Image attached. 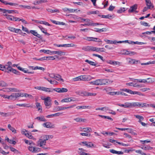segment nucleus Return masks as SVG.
Masks as SVG:
<instances>
[{
	"mask_svg": "<svg viewBox=\"0 0 155 155\" xmlns=\"http://www.w3.org/2000/svg\"><path fill=\"white\" fill-rule=\"evenodd\" d=\"M45 139L48 140V139H51L53 137L52 135H45L43 137Z\"/></svg>",
	"mask_w": 155,
	"mask_h": 155,
	"instance_id": "obj_44",
	"label": "nucleus"
},
{
	"mask_svg": "<svg viewBox=\"0 0 155 155\" xmlns=\"http://www.w3.org/2000/svg\"><path fill=\"white\" fill-rule=\"evenodd\" d=\"M34 21L35 22L37 23H39L40 24H44L45 25H48L49 26H51V25L50 24H49L48 22H47L45 21H40L39 20H34Z\"/></svg>",
	"mask_w": 155,
	"mask_h": 155,
	"instance_id": "obj_20",
	"label": "nucleus"
},
{
	"mask_svg": "<svg viewBox=\"0 0 155 155\" xmlns=\"http://www.w3.org/2000/svg\"><path fill=\"white\" fill-rule=\"evenodd\" d=\"M96 47L93 46H90V51H95Z\"/></svg>",
	"mask_w": 155,
	"mask_h": 155,
	"instance_id": "obj_64",
	"label": "nucleus"
},
{
	"mask_svg": "<svg viewBox=\"0 0 155 155\" xmlns=\"http://www.w3.org/2000/svg\"><path fill=\"white\" fill-rule=\"evenodd\" d=\"M95 83V85H101V79H96L94 81Z\"/></svg>",
	"mask_w": 155,
	"mask_h": 155,
	"instance_id": "obj_50",
	"label": "nucleus"
},
{
	"mask_svg": "<svg viewBox=\"0 0 155 155\" xmlns=\"http://www.w3.org/2000/svg\"><path fill=\"white\" fill-rule=\"evenodd\" d=\"M42 99L44 101V104L47 108H49L52 105L50 97H48L46 98Z\"/></svg>",
	"mask_w": 155,
	"mask_h": 155,
	"instance_id": "obj_5",
	"label": "nucleus"
},
{
	"mask_svg": "<svg viewBox=\"0 0 155 155\" xmlns=\"http://www.w3.org/2000/svg\"><path fill=\"white\" fill-rule=\"evenodd\" d=\"M38 27H39L42 32L45 34V35H47L48 36L50 35V34L46 32V30L41 25H39L38 26Z\"/></svg>",
	"mask_w": 155,
	"mask_h": 155,
	"instance_id": "obj_21",
	"label": "nucleus"
},
{
	"mask_svg": "<svg viewBox=\"0 0 155 155\" xmlns=\"http://www.w3.org/2000/svg\"><path fill=\"white\" fill-rule=\"evenodd\" d=\"M85 94H84L86 96H95L96 94V93H92L89 92H85Z\"/></svg>",
	"mask_w": 155,
	"mask_h": 155,
	"instance_id": "obj_57",
	"label": "nucleus"
},
{
	"mask_svg": "<svg viewBox=\"0 0 155 155\" xmlns=\"http://www.w3.org/2000/svg\"><path fill=\"white\" fill-rule=\"evenodd\" d=\"M29 32L31 33L35 36L38 37L39 38L41 37V35L40 34L38 33L37 32L35 31V30H31Z\"/></svg>",
	"mask_w": 155,
	"mask_h": 155,
	"instance_id": "obj_25",
	"label": "nucleus"
},
{
	"mask_svg": "<svg viewBox=\"0 0 155 155\" xmlns=\"http://www.w3.org/2000/svg\"><path fill=\"white\" fill-rule=\"evenodd\" d=\"M101 17L102 18H110L112 17V16L110 15H101Z\"/></svg>",
	"mask_w": 155,
	"mask_h": 155,
	"instance_id": "obj_56",
	"label": "nucleus"
},
{
	"mask_svg": "<svg viewBox=\"0 0 155 155\" xmlns=\"http://www.w3.org/2000/svg\"><path fill=\"white\" fill-rule=\"evenodd\" d=\"M80 131L84 132H92V129L90 127H86L84 128H81Z\"/></svg>",
	"mask_w": 155,
	"mask_h": 155,
	"instance_id": "obj_19",
	"label": "nucleus"
},
{
	"mask_svg": "<svg viewBox=\"0 0 155 155\" xmlns=\"http://www.w3.org/2000/svg\"><path fill=\"white\" fill-rule=\"evenodd\" d=\"M8 128L10 130L12 131V132L15 134L16 133V130L15 128L12 126L10 124H9L8 125Z\"/></svg>",
	"mask_w": 155,
	"mask_h": 155,
	"instance_id": "obj_30",
	"label": "nucleus"
},
{
	"mask_svg": "<svg viewBox=\"0 0 155 155\" xmlns=\"http://www.w3.org/2000/svg\"><path fill=\"white\" fill-rule=\"evenodd\" d=\"M21 134L23 135H24L25 136L28 135V131L26 130L23 129L21 130Z\"/></svg>",
	"mask_w": 155,
	"mask_h": 155,
	"instance_id": "obj_52",
	"label": "nucleus"
},
{
	"mask_svg": "<svg viewBox=\"0 0 155 155\" xmlns=\"http://www.w3.org/2000/svg\"><path fill=\"white\" fill-rule=\"evenodd\" d=\"M149 105L148 104L145 103H142L140 102H134V107L138 106L139 107H147Z\"/></svg>",
	"mask_w": 155,
	"mask_h": 155,
	"instance_id": "obj_12",
	"label": "nucleus"
},
{
	"mask_svg": "<svg viewBox=\"0 0 155 155\" xmlns=\"http://www.w3.org/2000/svg\"><path fill=\"white\" fill-rule=\"evenodd\" d=\"M7 84L6 82L2 80L0 81V87H6Z\"/></svg>",
	"mask_w": 155,
	"mask_h": 155,
	"instance_id": "obj_39",
	"label": "nucleus"
},
{
	"mask_svg": "<svg viewBox=\"0 0 155 155\" xmlns=\"http://www.w3.org/2000/svg\"><path fill=\"white\" fill-rule=\"evenodd\" d=\"M120 91H124V92H127L128 93H129L130 94H131L132 92V91H131V90L126 89V88H124L122 89H120Z\"/></svg>",
	"mask_w": 155,
	"mask_h": 155,
	"instance_id": "obj_42",
	"label": "nucleus"
},
{
	"mask_svg": "<svg viewBox=\"0 0 155 155\" xmlns=\"http://www.w3.org/2000/svg\"><path fill=\"white\" fill-rule=\"evenodd\" d=\"M47 2V1L46 0H38L36 1H34L33 4L35 5H37L46 2Z\"/></svg>",
	"mask_w": 155,
	"mask_h": 155,
	"instance_id": "obj_27",
	"label": "nucleus"
},
{
	"mask_svg": "<svg viewBox=\"0 0 155 155\" xmlns=\"http://www.w3.org/2000/svg\"><path fill=\"white\" fill-rule=\"evenodd\" d=\"M47 140L45 139L43 137L42 139H39V146L41 147L42 149L44 150L50 149L49 147H45Z\"/></svg>",
	"mask_w": 155,
	"mask_h": 155,
	"instance_id": "obj_6",
	"label": "nucleus"
},
{
	"mask_svg": "<svg viewBox=\"0 0 155 155\" xmlns=\"http://www.w3.org/2000/svg\"><path fill=\"white\" fill-rule=\"evenodd\" d=\"M126 84L127 86H133V87H142L141 85V84H137L136 83L134 84L132 82H130L129 83H127Z\"/></svg>",
	"mask_w": 155,
	"mask_h": 155,
	"instance_id": "obj_15",
	"label": "nucleus"
},
{
	"mask_svg": "<svg viewBox=\"0 0 155 155\" xmlns=\"http://www.w3.org/2000/svg\"><path fill=\"white\" fill-rule=\"evenodd\" d=\"M40 52H44L45 53H46L50 55L53 54H57L60 56L65 55V53L64 51H51L50 50H45V49L41 50Z\"/></svg>",
	"mask_w": 155,
	"mask_h": 155,
	"instance_id": "obj_1",
	"label": "nucleus"
},
{
	"mask_svg": "<svg viewBox=\"0 0 155 155\" xmlns=\"http://www.w3.org/2000/svg\"><path fill=\"white\" fill-rule=\"evenodd\" d=\"M19 6L20 7L23 8L24 9H35L36 8L35 6H30L28 5H20Z\"/></svg>",
	"mask_w": 155,
	"mask_h": 155,
	"instance_id": "obj_28",
	"label": "nucleus"
},
{
	"mask_svg": "<svg viewBox=\"0 0 155 155\" xmlns=\"http://www.w3.org/2000/svg\"><path fill=\"white\" fill-rule=\"evenodd\" d=\"M86 62H87L88 64H90L92 66H96V63L92 61H89L88 60H86L85 61Z\"/></svg>",
	"mask_w": 155,
	"mask_h": 155,
	"instance_id": "obj_41",
	"label": "nucleus"
},
{
	"mask_svg": "<svg viewBox=\"0 0 155 155\" xmlns=\"http://www.w3.org/2000/svg\"><path fill=\"white\" fill-rule=\"evenodd\" d=\"M24 141L25 142L26 144H29L30 145H31V144H34V143H33V142H32L31 141H28V140H26V139H25L24 140Z\"/></svg>",
	"mask_w": 155,
	"mask_h": 155,
	"instance_id": "obj_63",
	"label": "nucleus"
},
{
	"mask_svg": "<svg viewBox=\"0 0 155 155\" xmlns=\"http://www.w3.org/2000/svg\"><path fill=\"white\" fill-rule=\"evenodd\" d=\"M16 105L18 106L23 107H28L30 106L29 104H16Z\"/></svg>",
	"mask_w": 155,
	"mask_h": 155,
	"instance_id": "obj_43",
	"label": "nucleus"
},
{
	"mask_svg": "<svg viewBox=\"0 0 155 155\" xmlns=\"http://www.w3.org/2000/svg\"><path fill=\"white\" fill-rule=\"evenodd\" d=\"M137 5L136 4L134 5L133 6L130 7V9L128 10V12H133L135 11L137 9Z\"/></svg>",
	"mask_w": 155,
	"mask_h": 155,
	"instance_id": "obj_32",
	"label": "nucleus"
},
{
	"mask_svg": "<svg viewBox=\"0 0 155 155\" xmlns=\"http://www.w3.org/2000/svg\"><path fill=\"white\" fill-rule=\"evenodd\" d=\"M79 145L81 146H85L88 148L95 147L94 146V144L91 142H88L87 141H84L80 142L79 143Z\"/></svg>",
	"mask_w": 155,
	"mask_h": 155,
	"instance_id": "obj_4",
	"label": "nucleus"
},
{
	"mask_svg": "<svg viewBox=\"0 0 155 155\" xmlns=\"http://www.w3.org/2000/svg\"><path fill=\"white\" fill-rule=\"evenodd\" d=\"M34 145V144H31L28 146V149L32 153H37L41 151V149L35 147L34 146H33Z\"/></svg>",
	"mask_w": 155,
	"mask_h": 155,
	"instance_id": "obj_3",
	"label": "nucleus"
},
{
	"mask_svg": "<svg viewBox=\"0 0 155 155\" xmlns=\"http://www.w3.org/2000/svg\"><path fill=\"white\" fill-rule=\"evenodd\" d=\"M135 80H136L138 82L140 83H151L154 82L150 78H148L146 79H135Z\"/></svg>",
	"mask_w": 155,
	"mask_h": 155,
	"instance_id": "obj_8",
	"label": "nucleus"
},
{
	"mask_svg": "<svg viewBox=\"0 0 155 155\" xmlns=\"http://www.w3.org/2000/svg\"><path fill=\"white\" fill-rule=\"evenodd\" d=\"M36 107L37 108H38V110L41 112L42 110V107L40 104L39 103H36Z\"/></svg>",
	"mask_w": 155,
	"mask_h": 155,
	"instance_id": "obj_36",
	"label": "nucleus"
},
{
	"mask_svg": "<svg viewBox=\"0 0 155 155\" xmlns=\"http://www.w3.org/2000/svg\"><path fill=\"white\" fill-rule=\"evenodd\" d=\"M74 99V98L73 97L66 98L62 99L61 101V103H68L71 101H77V100Z\"/></svg>",
	"mask_w": 155,
	"mask_h": 155,
	"instance_id": "obj_11",
	"label": "nucleus"
},
{
	"mask_svg": "<svg viewBox=\"0 0 155 155\" xmlns=\"http://www.w3.org/2000/svg\"><path fill=\"white\" fill-rule=\"evenodd\" d=\"M4 16L5 17V18L9 20L13 21V18L14 17V16L12 15H9L7 14H5L4 15Z\"/></svg>",
	"mask_w": 155,
	"mask_h": 155,
	"instance_id": "obj_31",
	"label": "nucleus"
},
{
	"mask_svg": "<svg viewBox=\"0 0 155 155\" xmlns=\"http://www.w3.org/2000/svg\"><path fill=\"white\" fill-rule=\"evenodd\" d=\"M18 13V11L14 10H7V13L9 14L13 13Z\"/></svg>",
	"mask_w": 155,
	"mask_h": 155,
	"instance_id": "obj_55",
	"label": "nucleus"
},
{
	"mask_svg": "<svg viewBox=\"0 0 155 155\" xmlns=\"http://www.w3.org/2000/svg\"><path fill=\"white\" fill-rule=\"evenodd\" d=\"M127 63L130 64H136L139 61L138 60L130 58H127Z\"/></svg>",
	"mask_w": 155,
	"mask_h": 155,
	"instance_id": "obj_17",
	"label": "nucleus"
},
{
	"mask_svg": "<svg viewBox=\"0 0 155 155\" xmlns=\"http://www.w3.org/2000/svg\"><path fill=\"white\" fill-rule=\"evenodd\" d=\"M8 29L13 32L18 33L19 32H21V30L20 29H16L12 27H8Z\"/></svg>",
	"mask_w": 155,
	"mask_h": 155,
	"instance_id": "obj_18",
	"label": "nucleus"
},
{
	"mask_svg": "<svg viewBox=\"0 0 155 155\" xmlns=\"http://www.w3.org/2000/svg\"><path fill=\"white\" fill-rule=\"evenodd\" d=\"M42 125L44 127L47 128H53L54 127V125L52 124L50 122H45Z\"/></svg>",
	"mask_w": 155,
	"mask_h": 155,
	"instance_id": "obj_13",
	"label": "nucleus"
},
{
	"mask_svg": "<svg viewBox=\"0 0 155 155\" xmlns=\"http://www.w3.org/2000/svg\"><path fill=\"white\" fill-rule=\"evenodd\" d=\"M85 150L82 148H79L77 151L78 153L80 155H90L89 153H87L85 152Z\"/></svg>",
	"mask_w": 155,
	"mask_h": 155,
	"instance_id": "obj_14",
	"label": "nucleus"
},
{
	"mask_svg": "<svg viewBox=\"0 0 155 155\" xmlns=\"http://www.w3.org/2000/svg\"><path fill=\"white\" fill-rule=\"evenodd\" d=\"M98 25H99V24L98 23H94V24H88L86 23L84 24H81L80 25V26H97Z\"/></svg>",
	"mask_w": 155,
	"mask_h": 155,
	"instance_id": "obj_37",
	"label": "nucleus"
},
{
	"mask_svg": "<svg viewBox=\"0 0 155 155\" xmlns=\"http://www.w3.org/2000/svg\"><path fill=\"white\" fill-rule=\"evenodd\" d=\"M37 69L41 70L42 71H44L45 70V68H43L41 67H39L37 66L35 67L34 68V70H36Z\"/></svg>",
	"mask_w": 155,
	"mask_h": 155,
	"instance_id": "obj_60",
	"label": "nucleus"
},
{
	"mask_svg": "<svg viewBox=\"0 0 155 155\" xmlns=\"http://www.w3.org/2000/svg\"><path fill=\"white\" fill-rule=\"evenodd\" d=\"M16 94H17L18 97H28L32 99L33 97L31 95L25 93H16Z\"/></svg>",
	"mask_w": 155,
	"mask_h": 155,
	"instance_id": "obj_10",
	"label": "nucleus"
},
{
	"mask_svg": "<svg viewBox=\"0 0 155 155\" xmlns=\"http://www.w3.org/2000/svg\"><path fill=\"white\" fill-rule=\"evenodd\" d=\"M110 152L112 153L117 154H123V152L121 151H117L114 149H110L109 150Z\"/></svg>",
	"mask_w": 155,
	"mask_h": 155,
	"instance_id": "obj_23",
	"label": "nucleus"
},
{
	"mask_svg": "<svg viewBox=\"0 0 155 155\" xmlns=\"http://www.w3.org/2000/svg\"><path fill=\"white\" fill-rule=\"evenodd\" d=\"M54 79L58 81L61 82H64V80L61 78V76L59 74H56Z\"/></svg>",
	"mask_w": 155,
	"mask_h": 155,
	"instance_id": "obj_29",
	"label": "nucleus"
},
{
	"mask_svg": "<svg viewBox=\"0 0 155 155\" xmlns=\"http://www.w3.org/2000/svg\"><path fill=\"white\" fill-rule=\"evenodd\" d=\"M131 94H137L139 95L144 96V94H142L141 92L139 91H132L131 92Z\"/></svg>",
	"mask_w": 155,
	"mask_h": 155,
	"instance_id": "obj_45",
	"label": "nucleus"
},
{
	"mask_svg": "<svg viewBox=\"0 0 155 155\" xmlns=\"http://www.w3.org/2000/svg\"><path fill=\"white\" fill-rule=\"evenodd\" d=\"M90 46H84L83 47L82 49L85 51H90Z\"/></svg>",
	"mask_w": 155,
	"mask_h": 155,
	"instance_id": "obj_48",
	"label": "nucleus"
},
{
	"mask_svg": "<svg viewBox=\"0 0 155 155\" xmlns=\"http://www.w3.org/2000/svg\"><path fill=\"white\" fill-rule=\"evenodd\" d=\"M80 135L83 136H86L89 137L90 136L91 134L88 133H82L80 134Z\"/></svg>",
	"mask_w": 155,
	"mask_h": 155,
	"instance_id": "obj_54",
	"label": "nucleus"
},
{
	"mask_svg": "<svg viewBox=\"0 0 155 155\" xmlns=\"http://www.w3.org/2000/svg\"><path fill=\"white\" fill-rule=\"evenodd\" d=\"M44 87H40V86H37V87H34V88L35 89H38L40 91H43V88H44Z\"/></svg>",
	"mask_w": 155,
	"mask_h": 155,
	"instance_id": "obj_61",
	"label": "nucleus"
},
{
	"mask_svg": "<svg viewBox=\"0 0 155 155\" xmlns=\"http://www.w3.org/2000/svg\"><path fill=\"white\" fill-rule=\"evenodd\" d=\"M72 81H82L81 79V78L80 76L78 77H76L72 79Z\"/></svg>",
	"mask_w": 155,
	"mask_h": 155,
	"instance_id": "obj_53",
	"label": "nucleus"
},
{
	"mask_svg": "<svg viewBox=\"0 0 155 155\" xmlns=\"http://www.w3.org/2000/svg\"><path fill=\"white\" fill-rule=\"evenodd\" d=\"M36 119L39 120L40 121H41L43 122H46L47 121V120L45 118L44 116H42L41 117H37L35 118Z\"/></svg>",
	"mask_w": 155,
	"mask_h": 155,
	"instance_id": "obj_34",
	"label": "nucleus"
},
{
	"mask_svg": "<svg viewBox=\"0 0 155 155\" xmlns=\"http://www.w3.org/2000/svg\"><path fill=\"white\" fill-rule=\"evenodd\" d=\"M76 19H77L78 20H79L80 19L81 20V23H86L88 24H94V23H93L92 21L89 19L88 18H82L80 17H78L77 16H75V17Z\"/></svg>",
	"mask_w": 155,
	"mask_h": 155,
	"instance_id": "obj_7",
	"label": "nucleus"
},
{
	"mask_svg": "<svg viewBox=\"0 0 155 155\" xmlns=\"http://www.w3.org/2000/svg\"><path fill=\"white\" fill-rule=\"evenodd\" d=\"M126 108H131L134 107V102H125L124 103Z\"/></svg>",
	"mask_w": 155,
	"mask_h": 155,
	"instance_id": "obj_33",
	"label": "nucleus"
},
{
	"mask_svg": "<svg viewBox=\"0 0 155 155\" xmlns=\"http://www.w3.org/2000/svg\"><path fill=\"white\" fill-rule=\"evenodd\" d=\"M126 10V8H121L117 11L118 13H121L124 12Z\"/></svg>",
	"mask_w": 155,
	"mask_h": 155,
	"instance_id": "obj_51",
	"label": "nucleus"
},
{
	"mask_svg": "<svg viewBox=\"0 0 155 155\" xmlns=\"http://www.w3.org/2000/svg\"><path fill=\"white\" fill-rule=\"evenodd\" d=\"M43 91L48 92H53V89H51L50 88H47L46 87H44V89H43Z\"/></svg>",
	"mask_w": 155,
	"mask_h": 155,
	"instance_id": "obj_40",
	"label": "nucleus"
},
{
	"mask_svg": "<svg viewBox=\"0 0 155 155\" xmlns=\"http://www.w3.org/2000/svg\"><path fill=\"white\" fill-rule=\"evenodd\" d=\"M145 1L146 2V6L148 7L149 9H151L153 8L154 6L150 0H145Z\"/></svg>",
	"mask_w": 155,
	"mask_h": 155,
	"instance_id": "obj_16",
	"label": "nucleus"
},
{
	"mask_svg": "<svg viewBox=\"0 0 155 155\" xmlns=\"http://www.w3.org/2000/svg\"><path fill=\"white\" fill-rule=\"evenodd\" d=\"M80 76L81 80L83 81H89L93 78V77L89 75H81Z\"/></svg>",
	"mask_w": 155,
	"mask_h": 155,
	"instance_id": "obj_9",
	"label": "nucleus"
},
{
	"mask_svg": "<svg viewBox=\"0 0 155 155\" xmlns=\"http://www.w3.org/2000/svg\"><path fill=\"white\" fill-rule=\"evenodd\" d=\"M105 49L104 48H99L96 47V51L97 52H104L105 51Z\"/></svg>",
	"mask_w": 155,
	"mask_h": 155,
	"instance_id": "obj_46",
	"label": "nucleus"
},
{
	"mask_svg": "<svg viewBox=\"0 0 155 155\" xmlns=\"http://www.w3.org/2000/svg\"><path fill=\"white\" fill-rule=\"evenodd\" d=\"M18 68L19 70H20L21 71L23 72L24 73H28L29 74H33L34 72H29L28 70H25L23 68H22L21 67H20L18 66Z\"/></svg>",
	"mask_w": 155,
	"mask_h": 155,
	"instance_id": "obj_26",
	"label": "nucleus"
},
{
	"mask_svg": "<svg viewBox=\"0 0 155 155\" xmlns=\"http://www.w3.org/2000/svg\"><path fill=\"white\" fill-rule=\"evenodd\" d=\"M101 84L102 85L103 84H106L107 83L109 82L112 83L113 82V81L108 79H101Z\"/></svg>",
	"mask_w": 155,
	"mask_h": 155,
	"instance_id": "obj_22",
	"label": "nucleus"
},
{
	"mask_svg": "<svg viewBox=\"0 0 155 155\" xmlns=\"http://www.w3.org/2000/svg\"><path fill=\"white\" fill-rule=\"evenodd\" d=\"M109 94L111 95H120V91L110 92Z\"/></svg>",
	"mask_w": 155,
	"mask_h": 155,
	"instance_id": "obj_47",
	"label": "nucleus"
},
{
	"mask_svg": "<svg viewBox=\"0 0 155 155\" xmlns=\"http://www.w3.org/2000/svg\"><path fill=\"white\" fill-rule=\"evenodd\" d=\"M140 24L141 25H143L144 26L147 27L150 26V25H149L148 23L144 21H141Z\"/></svg>",
	"mask_w": 155,
	"mask_h": 155,
	"instance_id": "obj_59",
	"label": "nucleus"
},
{
	"mask_svg": "<svg viewBox=\"0 0 155 155\" xmlns=\"http://www.w3.org/2000/svg\"><path fill=\"white\" fill-rule=\"evenodd\" d=\"M141 148L145 150H151L153 148L149 146H143L141 147Z\"/></svg>",
	"mask_w": 155,
	"mask_h": 155,
	"instance_id": "obj_38",
	"label": "nucleus"
},
{
	"mask_svg": "<svg viewBox=\"0 0 155 155\" xmlns=\"http://www.w3.org/2000/svg\"><path fill=\"white\" fill-rule=\"evenodd\" d=\"M12 63H8V66L9 67H7L6 68V71L7 73H9L10 72H12L13 73L17 75H19L20 74V73L19 72L16 71L14 69H13L12 67L11 66V65H12Z\"/></svg>",
	"mask_w": 155,
	"mask_h": 155,
	"instance_id": "obj_2",
	"label": "nucleus"
},
{
	"mask_svg": "<svg viewBox=\"0 0 155 155\" xmlns=\"http://www.w3.org/2000/svg\"><path fill=\"white\" fill-rule=\"evenodd\" d=\"M134 116L136 118L139 119V121H141V120H143L144 119L143 117L140 115H134Z\"/></svg>",
	"mask_w": 155,
	"mask_h": 155,
	"instance_id": "obj_49",
	"label": "nucleus"
},
{
	"mask_svg": "<svg viewBox=\"0 0 155 155\" xmlns=\"http://www.w3.org/2000/svg\"><path fill=\"white\" fill-rule=\"evenodd\" d=\"M150 90V89L148 87H144L140 89V90L142 92H146Z\"/></svg>",
	"mask_w": 155,
	"mask_h": 155,
	"instance_id": "obj_62",
	"label": "nucleus"
},
{
	"mask_svg": "<svg viewBox=\"0 0 155 155\" xmlns=\"http://www.w3.org/2000/svg\"><path fill=\"white\" fill-rule=\"evenodd\" d=\"M64 110V108L62 107H60V106H58L55 107L53 109V110L55 112H57L60 110Z\"/></svg>",
	"mask_w": 155,
	"mask_h": 155,
	"instance_id": "obj_35",
	"label": "nucleus"
},
{
	"mask_svg": "<svg viewBox=\"0 0 155 155\" xmlns=\"http://www.w3.org/2000/svg\"><path fill=\"white\" fill-rule=\"evenodd\" d=\"M46 58V60H54L55 58L53 56H47L45 57Z\"/></svg>",
	"mask_w": 155,
	"mask_h": 155,
	"instance_id": "obj_58",
	"label": "nucleus"
},
{
	"mask_svg": "<svg viewBox=\"0 0 155 155\" xmlns=\"http://www.w3.org/2000/svg\"><path fill=\"white\" fill-rule=\"evenodd\" d=\"M10 100H14L18 98L16 93H13L9 96Z\"/></svg>",
	"mask_w": 155,
	"mask_h": 155,
	"instance_id": "obj_24",
	"label": "nucleus"
}]
</instances>
